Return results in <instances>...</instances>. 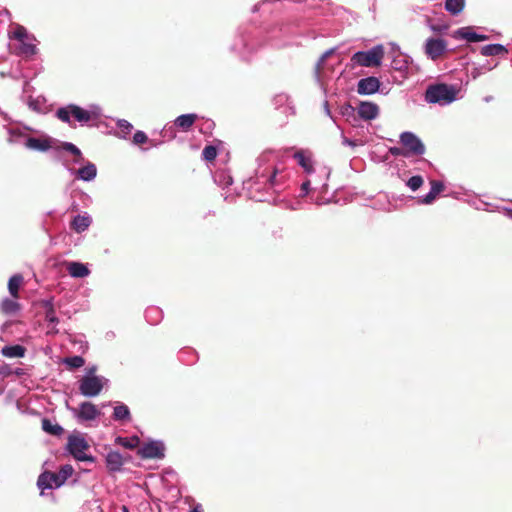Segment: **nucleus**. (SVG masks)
Returning <instances> with one entry per match:
<instances>
[{"label": "nucleus", "instance_id": "60", "mask_svg": "<svg viewBox=\"0 0 512 512\" xmlns=\"http://www.w3.org/2000/svg\"><path fill=\"white\" fill-rule=\"evenodd\" d=\"M497 64H494L493 66H488V65H485V66H482L480 67L481 70H485V71H490L492 70Z\"/></svg>", "mask_w": 512, "mask_h": 512}, {"label": "nucleus", "instance_id": "48", "mask_svg": "<svg viewBox=\"0 0 512 512\" xmlns=\"http://www.w3.org/2000/svg\"><path fill=\"white\" fill-rule=\"evenodd\" d=\"M354 111V108L349 103H346L340 107V114L343 116H352Z\"/></svg>", "mask_w": 512, "mask_h": 512}, {"label": "nucleus", "instance_id": "19", "mask_svg": "<svg viewBox=\"0 0 512 512\" xmlns=\"http://www.w3.org/2000/svg\"><path fill=\"white\" fill-rule=\"evenodd\" d=\"M293 157L297 161L298 165L301 166L307 174L312 175L316 173L310 152L298 150L294 153Z\"/></svg>", "mask_w": 512, "mask_h": 512}, {"label": "nucleus", "instance_id": "31", "mask_svg": "<svg viewBox=\"0 0 512 512\" xmlns=\"http://www.w3.org/2000/svg\"><path fill=\"white\" fill-rule=\"evenodd\" d=\"M23 280L24 278L21 274H14L9 278L8 291L13 298H18V291Z\"/></svg>", "mask_w": 512, "mask_h": 512}, {"label": "nucleus", "instance_id": "14", "mask_svg": "<svg viewBox=\"0 0 512 512\" xmlns=\"http://www.w3.org/2000/svg\"><path fill=\"white\" fill-rule=\"evenodd\" d=\"M317 172H318L317 177L307 179L301 184L300 196H302V197L306 196L309 193L312 184L315 185V187H314L315 189L318 188L319 186H322L323 188H325L327 186V180L330 176V169L327 167H321L320 169H318Z\"/></svg>", "mask_w": 512, "mask_h": 512}, {"label": "nucleus", "instance_id": "45", "mask_svg": "<svg viewBox=\"0 0 512 512\" xmlns=\"http://www.w3.org/2000/svg\"><path fill=\"white\" fill-rule=\"evenodd\" d=\"M436 197L437 195L430 189V191L426 195L419 197L418 202L420 204L429 205L434 202Z\"/></svg>", "mask_w": 512, "mask_h": 512}, {"label": "nucleus", "instance_id": "55", "mask_svg": "<svg viewBox=\"0 0 512 512\" xmlns=\"http://www.w3.org/2000/svg\"><path fill=\"white\" fill-rule=\"evenodd\" d=\"M85 162L84 156L81 153V156H75L74 163L75 164H82Z\"/></svg>", "mask_w": 512, "mask_h": 512}, {"label": "nucleus", "instance_id": "53", "mask_svg": "<svg viewBox=\"0 0 512 512\" xmlns=\"http://www.w3.org/2000/svg\"><path fill=\"white\" fill-rule=\"evenodd\" d=\"M288 100V96L286 94H279L275 97V101L277 104H282L283 102Z\"/></svg>", "mask_w": 512, "mask_h": 512}, {"label": "nucleus", "instance_id": "7", "mask_svg": "<svg viewBox=\"0 0 512 512\" xmlns=\"http://www.w3.org/2000/svg\"><path fill=\"white\" fill-rule=\"evenodd\" d=\"M108 382L109 380L103 376L84 375L79 381V392L84 397H96Z\"/></svg>", "mask_w": 512, "mask_h": 512}, {"label": "nucleus", "instance_id": "44", "mask_svg": "<svg viewBox=\"0 0 512 512\" xmlns=\"http://www.w3.org/2000/svg\"><path fill=\"white\" fill-rule=\"evenodd\" d=\"M60 148L74 156H81V150L71 142H63Z\"/></svg>", "mask_w": 512, "mask_h": 512}, {"label": "nucleus", "instance_id": "42", "mask_svg": "<svg viewBox=\"0 0 512 512\" xmlns=\"http://www.w3.org/2000/svg\"><path fill=\"white\" fill-rule=\"evenodd\" d=\"M73 472H74V468L70 464H65L60 467V469L58 471V475H59L61 481L63 482V484L66 482V480L69 477L72 476Z\"/></svg>", "mask_w": 512, "mask_h": 512}, {"label": "nucleus", "instance_id": "30", "mask_svg": "<svg viewBox=\"0 0 512 512\" xmlns=\"http://www.w3.org/2000/svg\"><path fill=\"white\" fill-rule=\"evenodd\" d=\"M42 429L50 435L53 436H61L64 432V429L61 425L57 423H53L51 420L44 418L42 420Z\"/></svg>", "mask_w": 512, "mask_h": 512}, {"label": "nucleus", "instance_id": "24", "mask_svg": "<svg viewBox=\"0 0 512 512\" xmlns=\"http://www.w3.org/2000/svg\"><path fill=\"white\" fill-rule=\"evenodd\" d=\"M17 298H4L0 303V310L5 315H15L21 308L20 304L16 301Z\"/></svg>", "mask_w": 512, "mask_h": 512}, {"label": "nucleus", "instance_id": "61", "mask_svg": "<svg viewBox=\"0 0 512 512\" xmlns=\"http://www.w3.org/2000/svg\"><path fill=\"white\" fill-rule=\"evenodd\" d=\"M122 512H130L127 506H122Z\"/></svg>", "mask_w": 512, "mask_h": 512}, {"label": "nucleus", "instance_id": "59", "mask_svg": "<svg viewBox=\"0 0 512 512\" xmlns=\"http://www.w3.org/2000/svg\"><path fill=\"white\" fill-rule=\"evenodd\" d=\"M343 144L344 145H348V146H354L355 145L354 142L352 140L348 139V138H344L343 139Z\"/></svg>", "mask_w": 512, "mask_h": 512}, {"label": "nucleus", "instance_id": "63", "mask_svg": "<svg viewBox=\"0 0 512 512\" xmlns=\"http://www.w3.org/2000/svg\"><path fill=\"white\" fill-rule=\"evenodd\" d=\"M257 200H258V201H260V202H262V201H265L266 199H265V198H263V197H259V198H257Z\"/></svg>", "mask_w": 512, "mask_h": 512}, {"label": "nucleus", "instance_id": "11", "mask_svg": "<svg viewBox=\"0 0 512 512\" xmlns=\"http://www.w3.org/2000/svg\"><path fill=\"white\" fill-rule=\"evenodd\" d=\"M70 411L79 423L94 421L101 415L97 406L89 401L82 402L78 408H70Z\"/></svg>", "mask_w": 512, "mask_h": 512}, {"label": "nucleus", "instance_id": "56", "mask_svg": "<svg viewBox=\"0 0 512 512\" xmlns=\"http://www.w3.org/2000/svg\"><path fill=\"white\" fill-rule=\"evenodd\" d=\"M503 211L505 216L512 220V208L505 207Z\"/></svg>", "mask_w": 512, "mask_h": 512}, {"label": "nucleus", "instance_id": "5", "mask_svg": "<svg viewBox=\"0 0 512 512\" xmlns=\"http://www.w3.org/2000/svg\"><path fill=\"white\" fill-rule=\"evenodd\" d=\"M8 35L10 39H15L20 43L18 47L19 55L31 57L37 54L36 37L30 34L24 26L16 24L14 30L9 32Z\"/></svg>", "mask_w": 512, "mask_h": 512}, {"label": "nucleus", "instance_id": "17", "mask_svg": "<svg viewBox=\"0 0 512 512\" xmlns=\"http://www.w3.org/2000/svg\"><path fill=\"white\" fill-rule=\"evenodd\" d=\"M71 174H74L75 177L84 182H91L97 176V167L94 163L87 161L85 164L77 170L69 169Z\"/></svg>", "mask_w": 512, "mask_h": 512}, {"label": "nucleus", "instance_id": "25", "mask_svg": "<svg viewBox=\"0 0 512 512\" xmlns=\"http://www.w3.org/2000/svg\"><path fill=\"white\" fill-rule=\"evenodd\" d=\"M197 119V115L194 113L182 114L174 120V126L187 131Z\"/></svg>", "mask_w": 512, "mask_h": 512}, {"label": "nucleus", "instance_id": "52", "mask_svg": "<svg viewBox=\"0 0 512 512\" xmlns=\"http://www.w3.org/2000/svg\"><path fill=\"white\" fill-rule=\"evenodd\" d=\"M323 107H324V112H325V114H326L328 117H330L334 122H336V121H335V119H334V117H333V116H332V114H331V111H330V108H329V103H328V101H325V102H324Z\"/></svg>", "mask_w": 512, "mask_h": 512}, {"label": "nucleus", "instance_id": "38", "mask_svg": "<svg viewBox=\"0 0 512 512\" xmlns=\"http://www.w3.org/2000/svg\"><path fill=\"white\" fill-rule=\"evenodd\" d=\"M63 363L71 369H77L84 365L85 360L82 356L75 355L64 358Z\"/></svg>", "mask_w": 512, "mask_h": 512}, {"label": "nucleus", "instance_id": "9", "mask_svg": "<svg viewBox=\"0 0 512 512\" xmlns=\"http://www.w3.org/2000/svg\"><path fill=\"white\" fill-rule=\"evenodd\" d=\"M230 51L235 53L243 60H248L254 51V45L250 43V38L247 29L239 27L236 31L233 43L230 46Z\"/></svg>", "mask_w": 512, "mask_h": 512}, {"label": "nucleus", "instance_id": "64", "mask_svg": "<svg viewBox=\"0 0 512 512\" xmlns=\"http://www.w3.org/2000/svg\"><path fill=\"white\" fill-rule=\"evenodd\" d=\"M213 125H214V123H213V122H209V123H208V127H209V128H210V127H212Z\"/></svg>", "mask_w": 512, "mask_h": 512}, {"label": "nucleus", "instance_id": "18", "mask_svg": "<svg viewBox=\"0 0 512 512\" xmlns=\"http://www.w3.org/2000/svg\"><path fill=\"white\" fill-rule=\"evenodd\" d=\"M358 115L363 120H374L379 115V107L376 103L371 101H361L357 108Z\"/></svg>", "mask_w": 512, "mask_h": 512}, {"label": "nucleus", "instance_id": "23", "mask_svg": "<svg viewBox=\"0 0 512 512\" xmlns=\"http://www.w3.org/2000/svg\"><path fill=\"white\" fill-rule=\"evenodd\" d=\"M67 271L73 278H84L90 274L88 267L81 262H69Z\"/></svg>", "mask_w": 512, "mask_h": 512}, {"label": "nucleus", "instance_id": "8", "mask_svg": "<svg viewBox=\"0 0 512 512\" xmlns=\"http://www.w3.org/2000/svg\"><path fill=\"white\" fill-rule=\"evenodd\" d=\"M89 444L82 435H70L67 441V450L77 461L81 462H95V457L85 453L88 450Z\"/></svg>", "mask_w": 512, "mask_h": 512}, {"label": "nucleus", "instance_id": "33", "mask_svg": "<svg viewBox=\"0 0 512 512\" xmlns=\"http://www.w3.org/2000/svg\"><path fill=\"white\" fill-rule=\"evenodd\" d=\"M45 321L48 323V331L47 334H57L59 330L57 329V325L59 324V318L56 315V311H47L45 313Z\"/></svg>", "mask_w": 512, "mask_h": 512}, {"label": "nucleus", "instance_id": "16", "mask_svg": "<svg viewBox=\"0 0 512 512\" xmlns=\"http://www.w3.org/2000/svg\"><path fill=\"white\" fill-rule=\"evenodd\" d=\"M380 80L375 76L361 78L357 83V93L360 95H372L379 91Z\"/></svg>", "mask_w": 512, "mask_h": 512}, {"label": "nucleus", "instance_id": "39", "mask_svg": "<svg viewBox=\"0 0 512 512\" xmlns=\"http://www.w3.org/2000/svg\"><path fill=\"white\" fill-rule=\"evenodd\" d=\"M115 442L127 449H133L135 448L138 443H139V437L138 436H133L132 438L128 439V438H124V437H121V436H118L116 439H115Z\"/></svg>", "mask_w": 512, "mask_h": 512}, {"label": "nucleus", "instance_id": "28", "mask_svg": "<svg viewBox=\"0 0 512 512\" xmlns=\"http://www.w3.org/2000/svg\"><path fill=\"white\" fill-rule=\"evenodd\" d=\"M508 52L507 48L502 44H488L481 48V54L483 56H499L506 54Z\"/></svg>", "mask_w": 512, "mask_h": 512}, {"label": "nucleus", "instance_id": "35", "mask_svg": "<svg viewBox=\"0 0 512 512\" xmlns=\"http://www.w3.org/2000/svg\"><path fill=\"white\" fill-rule=\"evenodd\" d=\"M335 51H336V48H330V49L326 50L320 56V58L318 59L317 63L315 64L314 76H315L317 82H320V71H321L322 65L324 64V62L326 61V59L328 57H330L332 54L335 53Z\"/></svg>", "mask_w": 512, "mask_h": 512}, {"label": "nucleus", "instance_id": "10", "mask_svg": "<svg viewBox=\"0 0 512 512\" xmlns=\"http://www.w3.org/2000/svg\"><path fill=\"white\" fill-rule=\"evenodd\" d=\"M399 140L404 148V157L422 156L426 152V147L422 140L411 131L402 132Z\"/></svg>", "mask_w": 512, "mask_h": 512}, {"label": "nucleus", "instance_id": "50", "mask_svg": "<svg viewBox=\"0 0 512 512\" xmlns=\"http://www.w3.org/2000/svg\"><path fill=\"white\" fill-rule=\"evenodd\" d=\"M42 307L44 308L45 313H47V311H50V310L54 311L55 308H54V304H53V298L43 300Z\"/></svg>", "mask_w": 512, "mask_h": 512}, {"label": "nucleus", "instance_id": "46", "mask_svg": "<svg viewBox=\"0 0 512 512\" xmlns=\"http://www.w3.org/2000/svg\"><path fill=\"white\" fill-rule=\"evenodd\" d=\"M147 141H148V137L143 131L138 130L133 135V143L134 144L140 145V144L146 143Z\"/></svg>", "mask_w": 512, "mask_h": 512}, {"label": "nucleus", "instance_id": "47", "mask_svg": "<svg viewBox=\"0 0 512 512\" xmlns=\"http://www.w3.org/2000/svg\"><path fill=\"white\" fill-rule=\"evenodd\" d=\"M431 190L436 194L439 195L444 190V183L442 181L438 180H431L430 181Z\"/></svg>", "mask_w": 512, "mask_h": 512}, {"label": "nucleus", "instance_id": "21", "mask_svg": "<svg viewBox=\"0 0 512 512\" xmlns=\"http://www.w3.org/2000/svg\"><path fill=\"white\" fill-rule=\"evenodd\" d=\"M106 466L110 472H119L124 464L123 456L118 451H110L106 455Z\"/></svg>", "mask_w": 512, "mask_h": 512}, {"label": "nucleus", "instance_id": "12", "mask_svg": "<svg viewBox=\"0 0 512 512\" xmlns=\"http://www.w3.org/2000/svg\"><path fill=\"white\" fill-rule=\"evenodd\" d=\"M138 455L143 459H163L165 457L164 442L150 440L139 448Z\"/></svg>", "mask_w": 512, "mask_h": 512}, {"label": "nucleus", "instance_id": "41", "mask_svg": "<svg viewBox=\"0 0 512 512\" xmlns=\"http://www.w3.org/2000/svg\"><path fill=\"white\" fill-rule=\"evenodd\" d=\"M423 182L424 180L422 176L415 175L407 180L406 185L410 190L417 191L423 185Z\"/></svg>", "mask_w": 512, "mask_h": 512}, {"label": "nucleus", "instance_id": "27", "mask_svg": "<svg viewBox=\"0 0 512 512\" xmlns=\"http://www.w3.org/2000/svg\"><path fill=\"white\" fill-rule=\"evenodd\" d=\"M113 419L116 421H129L131 419L129 407L124 403H117L113 409Z\"/></svg>", "mask_w": 512, "mask_h": 512}, {"label": "nucleus", "instance_id": "26", "mask_svg": "<svg viewBox=\"0 0 512 512\" xmlns=\"http://www.w3.org/2000/svg\"><path fill=\"white\" fill-rule=\"evenodd\" d=\"M25 352V347L18 344L4 346L1 350L2 355L8 358H22L24 357Z\"/></svg>", "mask_w": 512, "mask_h": 512}, {"label": "nucleus", "instance_id": "4", "mask_svg": "<svg viewBox=\"0 0 512 512\" xmlns=\"http://www.w3.org/2000/svg\"><path fill=\"white\" fill-rule=\"evenodd\" d=\"M10 135L9 142L16 143L23 139V145L26 149L37 152H47L53 147L54 139L46 134L40 138L26 136L20 129H8Z\"/></svg>", "mask_w": 512, "mask_h": 512}, {"label": "nucleus", "instance_id": "34", "mask_svg": "<svg viewBox=\"0 0 512 512\" xmlns=\"http://www.w3.org/2000/svg\"><path fill=\"white\" fill-rule=\"evenodd\" d=\"M145 319L152 325L158 324L162 319V310L158 307H149L145 311Z\"/></svg>", "mask_w": 512, "mask_h": 512}, {"label": "nucleus", "instance_id": "58", "mask_svg": "<svg viewBox=\"0 0 512 512\" xmlns=\"http://www.w3.org/2000/svg\"><path fill=\"white\" fill-rule=\"evenodd\" d=\"M190 512H202V507L200 504H197L196 506H194Z\"/></svg>", "mask_w": 512, "mask_h": 512}, {"label": "nucleus", "instance_id": "43", "mask_svg": "<svg viewBox=\"0 0 512 512\" xmlns=\"http://www.w3.org/2000/svg\"><path fill=\"white\" fill-rule=\"evenodd\" d=\"M202 156L206 161H213L217 157V149L213 145H207L202 151Z\"/></svg>", "mask_w": 512, "mask_h": 512}, {"label": "nucleus", "instance_id": "32", "mask_svg": "<svg viewBox=\"0 0 512 512\" xmlns=\"http://www.w3.org/2000/svg\"><path fill=\"white\" fill-rule=\"evenodd\" d=\"M444 7L451 15H458L465 7V0H446Z\"/></svg>", "mask_w": 512, "mask_h": 512}, {"label": "nucleus", "instance_id": "54", "mask_svg": "<svg viewBox=\"0 0 512 512\" xmlns=\"http://www.w3.org/2000/svg\"><path fill=\"white\" fill-rule=\"evenodd\" d=\"M96 371H97V366L93 365V366L87 368L85 375H95Z\"/></svg>", "mask_w": 512, "mask_h": 512}, {"label": "nucleus", "instance_id": "15", "mask_svg": "<svg viewBox=\"0 0 512 512\" xmlns=\"http://www.w3.org/2000/svg\"><path fill=\"white\" fill-rule=\"evenodd\" d=\"M446 47L444 39L431 37L426 40L424 50L428 58L435 60L445 52Z\"/></svg>", "mask_w": 512, "mask_h": 512}, {"label": "nucleus", "instance_id": "20", "mask_svg": "<svg viewBox=\"0 0 512 512\" xmlns=\"http://www.w3.org/2000/svg\"><path fill=\"white\" fill-rule=\"evenodd\" d=\"M454 37L466 40L467 42H470V43L481 42V41H485L488 39L487 35L478 34L474 31H472L471 27H462V28L457 29L454 32Z\"/></svg>", "mask_w": 512, "mask_h": 512}, {"label": "nucleus", "instance_id": "22", "mask_svg": "<svg viewBox=\"0 0 512 512\" xmlns=\"http://www.w3.org/2000/svg\"><path fill=\"white\" fill-rule=\"evenodd\" d=\"M92 224V218L87 213L81 215L78 214L75 217H73L71 221V229H73L77 233H82L86 231L90 225Z\"/></svg>", "mask_w": 512, "mask_h": 512}, {"label": "nucleus", "instance_id": "13", "mask_svg": "<svg viewBox=\"0 0 512 512\" xmlns=\"http://www.w3.org/2000/svg\"><path fill=\"white\" fill-rule=\"evenodd\" d=\"M61 481L58 473L45 471L41 473L37 479V487L40 489V495L45 496V490H52L61 487Z\"/></svg>", "mask_w": 512, "mask_h": 512}, {"label": "nucleus", "instance_id": "1", "mask_svg": "<svg viewBox=\"0 0 512 512\" xmlns=\"http://www.w3.org/2000/svg\"><path fill=\"white\" fill-rule=\"evenodd\" d=\"M276 157L275 151L265 150L256 159L257 168L255 169V176L251 178L253 183L250 188L259 191L261 187L265 190L273 189L276 185V175L278 169L272 167V162Z\"/></svg>", "mask_w": 512, "mask_h": 512}, {"label": "nucleus", "instance_id": "57", "mask_svg": "<svg viewBox=\"0 0 512 512\" xmlns=\"http://www.w3.org/2000/svg\"><path fill=\"white\" fill-rule=\"evenodd\" d=\"M481 74V69L480 68H475L473 69V71L471 72V75L474 79H476L479 75Z\"/></svg>", "mask_w": 512, "mask_h": 512}, {"label": "nucleus", "instance_id": "49", "mask_svg": "<svg viewBox=\"0 0 512 512\" xmlns=\"http://www.w3.org/2000/svg\"><path fill=\"white\" fill-rule=\"evenodd\" d=\"M175 127L176 126H174V125L165 126L162 130L163 137L174 138L175 137Z\"/></svg>", "mask_w": 512, "mask_h": 512}, {"label": "nucleus", "instance_id": "36", "mask_svg": "<svg viewBox=\"0 0 512 512\" xmlns=\"http://www.w3.org/2000/svg\"><path fill=\"white\" fill-rule=\"evenodd\" d=\"M214 181L221 187H228L233 184V178L225 171H217L214 174Z\"/></svg>", "mask_w": 512, "mask_h": 512}, {"label": "nucleus", "instance_id": "40", "mask_svg": "<svg viewBox=\"0 0 512 512\" xmlns=\"http://www.w3.org/2000/svg\"><path fill=\"white\" fill-rule=\"evenodd\" d=\"M44 103H45V99L42 97L34 98V97L30 96L27 101L28 107L35 112H42Z\"/></svg>", "mask_w": 512, "mask_h": 512}, {"label": "nucleus", "instance_id": "3", "mask_svg": "<svg viewBox=\"0 0 512 512\" xmlns=\"http://www.w3.org/2000/svg\"><path fill=\"white\" fill-rule=\"evenodd\" d=\"M458 89L445 83L431 84L427 87L424 99L429 104L447 106L457 99Z\"/></svg>", "mask_w": 512, "mask_h": 512}, {"label": "nucleus", "instance_id": "62", "mask_svg": "<svg viewBox=\"0 0 512 512\" xmlns=\"http://www.w3.org/2000/svg\"><path fill=\"white\" fill-rule=\"evenodd\" d=\"M484 100H485L486 102H489V101H491V100H492V97H491V96H487V97H485V98H484Z\"/></svg>", "mask_w": 512, "mask_h": 512}, {"label": "nucleus", "instance_id": "29", "mask_svg": "<svg viewBox=\"0 0 512 512\" xmlns=\"http://www.w3.org/2000/svg\"><path fill=\"white\" fill-rule=\"evenodd\" d=\"M116 125L118 131L115 132V136L118 138L127 139L133 130V125L125 119H118Z\"/></svg>", "mask_w": 512, "mask_h": 512}, {"label": "nucleus", "instance_id": "6", "mask_svg": "<svg viewBox=\"0 0 512 512\" xmlns=\"http://www.w3.org/2000/svg\"><path fill=\"white\" fill-rule=\"evenodd\" d=\"M384 57V48L382 45H376L366 51H357L351 61L354 66L377 67L380 66Z\"/></svg>", "mask_w": 512, "mask_h": 512}, {"label": "nucleus", "instance_id": "51", "mask_svg": "<svg viewBox=\"0 0 512 512\" xmlns=\"http://www.w3.org/2000/svg\"><path fill=\"white\" fill-rule=\"evenodd\" d=\"M389 152L393 156H403L404 157V148L390 147Z\"/></svg>", "mask_w": 512, "mask_h": 512}, {"label": "nucleus", "instance_id": "2", "mask_svg": "<svg viewBox=\"0 0 512 512\" xmlns=\"http://www.w3.org/2000/svg\"><path fill=\"white\" fill-rule=\"evenodd\" d=\"M101 113V107L97 104H90L87 109H84L77 104L70 103L59 107L55 111V117L70 127H74L72 118L81 126H84L90 121L98 119Z\"/></svg>", "mask_w": 512, "mask_h": 512}, {"label": "nucleus", "instance_id": "37", "mask_svg": "<svg viewBox=\"0 0 512 512\" xmlns=\"http://www.w3.org/2000/svg\"><path fill=\"white\" fill-rule=\"evenodd\" d=\"M391 67L396 71H404L408 67V61L405 55L398 53L391 61Z\"/></svg>", "mask_w": 512, "mask_h": 512}]
</instances>
